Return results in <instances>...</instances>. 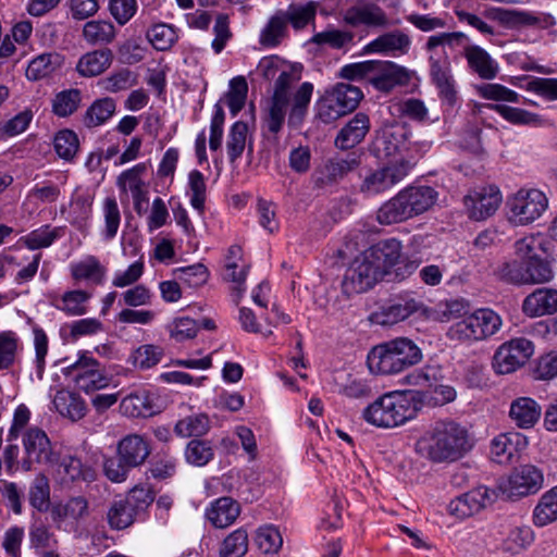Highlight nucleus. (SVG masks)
Instances as JSON below:
<instances>
[{"instance_id": "1", "label": "nucleus", "mask_w": 557, "mask_h": 557, "mask_svg": "<svg viewBox=\"0 0 557 557\" xmlns=\"http://www.w3.org/2000/svg\"><path fill=\"white\" fill-rule=\"evenodd\" d=\"M282 65V59L276 55L262 58L258 64L259 73L267 81L273 79L280 73L274 84L273 94L262 114V135L274 146L278 144V134L285 124L289 106L287 123L290 127L297 128L308 113L313 92L311 83H302L294 94L290 104V89L295 83L300 81L301 72L296 66L281 70Z\"/></svg>"}, {"instance_id": "2", "label": "nucleus", "mask_w": 557, "mask_h": 557, "mask_svg": "<svg viewBox=\"0 0 557 557\" xmlns=\"http://www.w3.org/2000/svg\"><path fill=\"white\" fill-rule=\"evenodd\" d=\"M471 447L468 430L450 419L435 422L416 443L417 454L435 463L454 462Z\"/></svg>"}, {"instance_id": "3", "label": "nucleus", "mask_w": 557, "mask_h": 557, "mask_svg": "<svg viewBox=\"0 0 557 557\" xmlns=\"http://www.w3.org/2000/svg\"><path fill=\"white\" fill-rule=\"evenodd\" d=\"M437 198L438 193L431 186H408L379 208L376 220L382 225L407 221L431 209Z\"/></svg>"}, {"instance_id": "4", "label": "nucleus", "mask_w": 557, "mask_h": 557, "mask_svg": "<svg viewBox=\"0 0 557 557\" xmlns=\"http://www.w3.org/2000/svg\"><path fill=\"white\" fill-rule=\"evenodd\" d=\"M421 360V349L407 337H397L379 344L372 347L367 356L370 372L381 375L400 373Z\"/></svg>"}, {"instance_id": "5", "label": "nucleus", "mask_w": 557, "mask_h": 557, "mask_svg": "<svg viewBox=\"0 0 557 557\" xmlns=\"http://www.w3.org/2000/svg\"><path fill=\"white\" fill-rule=\"evenodd\" d=\"M341 76L349 81H366L383 92H389L397 86H405L410 81L405 67L391 61L376 60L347 64L342 67Z\"/></svg>"}, {"instance_id": "6", "label": "nucleus", "mask_w": 557, "mask_h": 557, "mask_svg": "<svg viewBox=\"0 0 557 557\" xmlns=\"http://www.w3.org/2000/svg\"><path fill=\"white\" fill-rule=\"evenodd\" d=\"M544 472L531 465L515 467L507 475L500 476L492 493L504 500L518 502L537 494L544 487Z\"/></svg>"}, {"instance_id": "7", "label": "nucleus", "mask_w": 557, "mask_h": 557, "mask_svg": "<svg viewBox=\"0 0 557 557\" xmlns=\"http://www.w3.org/2000/svg\"><path fill=\"white\" fill-rule=\"evenodd\" d=\"M414 416L416 409L411 401L397 393H387L377 397L362 411L366 422L382 429L396 428L413 419Z\"/></svg>"}, {"instance_id": "8", "label": "nucleus", "mask_w": 557, "mask_h": 557, "mask_svg": "<svg viewBox=\"0 0 557 557\" xmlns=\"http://www.w3.org/2000/svg\"><path fill=\"white\" fill-rule=\"evenodd\" d=\"M494 275L515 285L543 284L554 277L549 257L502 263Z\"/></svg>"}, {"instance_id": "9", "label": "nucleus", "mask_w": 557, "mask_h": 557, "mask_svg": "<svg viewBox=\"0 0 557 557\" xmlns=\"http://www.w3.org/2000/svg\"><path fill=\"white\" fill-rule=\"evenodd\" d=\"M63 373L67 376L72 375L76 387L86 394L110 384L104 367L87 351L79 352L78 359L64 368Z\"/></svg>"}, {"instance_id": "10", "label": "nucleus", "mask_w": 557, "mask_h": 557, "mask_svg": "<svg viewBox=\"0 0 557 557\" xmlns=\"http://www.w3.org/2000/svg\"><path fill=\"white\" fill-rule=\"evenodd\" d=\"M508 221L516 225H529L540 219L548 208V198L536 188L520 189L507 200Z\"/></svg>"}, {"instance_id": "11", "label": "nucleus", "mask_w": 557, "mask_h": 557, "mask_svg": "<svg viewBox=\"0 0 557 557\" xmlns=\"http://www.w3.org/2000/svg\"><path fill=\"white\" fill-rule=\"evenodd\" d=\"M411 169L412 164L409 160L389 161L387 165L366 175L359 190L366 197L383 194L401 182Z\"/></svg>"}, {"instance_id": "12", "label": "nucleus", "mask_w": 557, "mask_h": 557, "mask_svg": "<svg viewBox=\"0 0 557 557\" xmlns=\"http://www.w3.org/2000/svg\"><path fill=\"white\" fill-rule=\"evenodd\" d=\"M383 277L381 268L375 265L367 251H364L346 270L342 287L347 295L360 294L372 288Z\"/></svg>"}, {"instance_id": "13", "label": "nucleus", "mask_w": 557, "mask_h": 557, "mask_svg": "<svg viewBox=\"0 0 557 557\" xmlns=\"http://www.w3.org/2000/svg\"><path fill=\"white\" fill-rule=\"evenodd\" d=\"M346 25L358 28L385 29L398 25L399 20L392 22L385 10L375 2H358L349 7L343 15Z\"/></svg>"}, {"instance_id": "14", "label": "nucleus", "mask_w": 557, "mask_h": 557, "mask_svg": "<svg viewBox=\"0 0 557 557\" xmlns=\"http://www.w3.org/2000/svg\"><path fill=\"white\" fill-rule=\"evenodd\" d=\"M409 129L404 124L383 128L373 140L370 151L379 160L405 157Z\"/></svg>"}, {"instance_id": "15", "label": "nucleus", "mask_w": 557, "mask_h": 557, "mask_svg": "<svg viewBox=\"0 0 557 557\" xmlns=\"http://www.w3.org/2000/svg\"><path fill=\"white\" fill-rule=\"evenodd\" d=\"M533 343L527 338H516L503 344L494 355L493 368L498 374H507L523 366L533 355Z\"/></svg>"}, {"instance_id": "16", "label": "nucleus", "mask_w": 557, "mask_h": 557, "mask_svg": "<svg viewBox=\"0 0 557 557\" xmlns=\"http://www.w3.org/2000/svg\"><path fill=\"white\" fill-rule=\"evenodd\" d=\"M463 39H467V36L461 32L441 33L428 38L425 49L431 53L429 58L430 74L434 83L450 77L448 74V62L445 57V51L438 53L436 49L445 45H459Z\"/></svg>"}, {"instance_id": "17", "label": "nucleus", "mask_w": 557, "mask_h": 557, "mask_svg": "<svg viewBox=\"0 0 557 557\" xmlns=\"http://www.w3.org/2000/svg\"><path fill=\"white\" fill-rule=\"evenodd\" d=\"M26 457L21 461V469L30 471L34 462H50L51 445L47 434L38 429H28L23 436Z\"/></svg>"}, {"instance_id": "18", "label": "nucleus", "mask_w": 557, "mask_h": 557, "mask_svg": "<svg viewBox=\"0 0 557 557\" xmlns=\"http://www.w3.org/2000/svg\"><path fill=\"white\" fill-rule=\"evenodd\" d=\"M527 445V437L518 432L499 434L490 444V460L498 465H509Z\"/></svg>"}, {"instance_id": "19", "label": "nucleus", "mask_w": 557, "mask_h": 557, "mask_svg": "<svg viewBox=\"0 0 557 557\" xmlns=\"http://www.w3.org/2000/svg\"><path fill=\"white\" fill-rule=\"evenodd\" d=\"M487 310L480 309L453 324L447 336L453 341H480L486 336Z\"/></svg>"}, {"instance_id": "20", "label": "nucleus", "mask_w": 557, "mask_h": 557, "mask_svg": "<svg viewBox=\"0 0 557 557\" xmlns=\"http://www.w3.org/2000/svg\"><path fill=\"white\" fill-rule=\"evenodd\" d=\"M57 480L60 484L69 486L76 482H91L95 480V470L74 455L61 458L55 469Z\"/></svg>"}, {"instance_id": "21", "label": "nucleus", "mask_w": 557, "mask_h": 557, "mask_svg": "<svg viewBox=\"0 0 557 557\" xmlns=\"http://www.w3.org/2000/svg\"><path fill=\"white\" fill-rule=\"evenodd\" d=\"M151 453L147 438L139 434H128L116 445V454L133 469L141 466Z\"/></svg>"}, {"instance_id": "22", "label": "nucleus", "mask_w": 557, "mask_h": 557, "mask_svg": "<svg viewBox=\"0 0 557 557\" xmlns=\"http://www.w3.org/2000/svg\"><path fill=\"white\" fill-rule=\"evenodd\" d=\"M420 311H425L423 302L413 297L411 293H401L394 298L388 307L383 309L381 323L395 324Z\"/></svg>"}, {"instance_id": "23", "label": "nucleus", "mask_w": 557, "mask_h": 557, "mask_svg": "<svg viewBox=\"0 0 557 557\" xmlns=\"http://www.w3.org/2000/svg\"><path fill=\"white\" fill-rule=\"evenodd\" d=\"M522 311L530 318L557 312V289L540 287L529 294L522 304Z\"/></svg>"}, {"instance_id": "24", "label": "nucleus", "mask_w": 557, "mask_h": 557, "mask_svg": "<svg viewBox=\"0 0 557 557\" xmlns=\"http://www.w3.org/2000/svg\"><path fill=\"white\" fill-rule=\"evenodd\" d=\"M240 513V505L232 497L223 496L210 503L206 509V518L218 529L233 524Z\"/></svg>"}, {"instance_id": "25", "label": "nucleus", "mask_w": 557, "mask_h": 557, "mask_svg": "<svg viewBox=\"0 0 557 557\" xmlns=\"http://www.w3.org/2000/svg\"><path fill=\"white\" fill-rule=\"evenodd\" d=\"M369 129V116L359 112L338 132L335 145L342 150L354 148L363 140Z\"/></svg>"}, {"instance_id": "26", "label": "nucleus", "mask_w": 557, "mask_h": 557, "mask_svg": "<svg viewBox=\"0 0 557 557\" xmlns=\"http://www.w3.org/2000/svg\"><path fill=\"white\" fill-rule=\"evenodd\" d=\"M114 54L111 49L102 48L84 53L76 63L82 77H95L106 72L112 64Z\"/></svg>"}, {"instance_id": "27", "label": "nucleus", "mask_w": 557, "mask_h": 557, "mask_svg": "<svg viewBox=\"0 0 557 557\" xmlns=\"http://www.w3.org/2000/svg\"><path fill=\"white\" fill-rule=\"evenodd\" d=\"M375 265L381 268V274L385 276L395 267V263L401 258V244L395 238H389L377 243L366 250Z\"/></svg>"}, {"instance_id": "28", "label": "nucleus", "mask_w": 557, "mask_h": 557, "mask_svg": "<svg viewBox=\"0 0 557 557\" xmlns=\"http://www.w3.org/2000/svg\"><path fill=\"white\" fill-rule=\"evenodd\" d=\"M411 46V38L406 33L395 29L384 33L370 41L364 50L372 53H407Z\"/></svg>"}, {"instance_id": "29", "label": "nucleus", "mask_w": 557, "mask_h": 557, "mask_svg": "<svg viewBox=\"0 0 557 557\" xmlns=\"http://www.w3.org/2000/svg\"><path fill=\"white\" fill-rule=\"evenodd\" d=\"M82 38L92 47H107L116 38V28L109 20L87 21L82 28Z\"/></svg>"}, {"instance_id": "30", "label": "nucleus", "mask_w": 557, "mask_h": 557, "mask_svg": "<svg viewBox=\"0 0 557 557\" xmlns=\"http://www.w3.org/2000/svg\"><path fill=\"white\" fill-rule=\"evenodd\" d=\"M359 164V159L352 154L347 158L330 159L321 168L319 176L317 177V184L325 186L336 183L349 172L357 169Z\"/></svg>"}, {"instance_id": "31", "label": "nucleus", "mask_w": 557, "mask_h": 557, "mask_svg": "<svg viewBox=\"0 0 557 557\" xmlns=\"http://www.w3.org/2000/svg\"><path fill=\"white\" fill-rule=\"evenodd\" d=\"M541 406L531 397H519L511 403L509 417L521 429H530L540 420Z\"/></svg>"}, {"instance_id": "32", "label": "nucleus", "mask_w": 557, "mask_h": 557, "mask_svg": "<svg viewBox=\"0 0 557 557\" xmlns=\"http://www.w3.org/2000/svg\"><path fill=\"white\" fill-rule=\"evenodd\" d=\"M121 410L132 418L151 417L156 413L152 395L146 389H137L121 401Z\"/></svg>"}, {"instance_id": "33", "label": "nucleus", "mask_w": 557, "mask_h": 557, "mask_svg": "<svg viewBox=\"0 0 557 557\" xmlns=\"http://www.w3.org/2000/svg\"><path fill=\"white\" fill-rule=\"evenodd\" d=\"M548 245V240L540 233L527 235L513 245L516 261L549 257Z\"/></svg>"}, {"instance_id": "34", "label": "nucleus", "mask_w": 557, "mask_h": 557, "mask_svg": "<svg viewBox=\"0 0 557 557\" xmlns=\"http://www.w3.org/2000/svg\"><path fill=\"white\" fill-rule=\"evenodd\" d=\"M55 410L63 417L72 421H78L86 416V404L84 399L75 393L69 391H58L53 398Z\"/></svg>"}, {"instance_id": "35", "label": "nucleus", "mask_w": 557, "mask_h": 557, "mask_svg": "<svg viewBox=\"0 0 557 557\" xmlns=\"http://www.w3.org/2000/svg\"><path fill=\"white\" fill-rule=\"evenodd\" d=\"M532 520L541 528L557 521V485L541 496L533 509Z\"/></svg>"}, {"instance_id": "36", "label": "nucleus", "mask_w": 557, "mask_h": 557, "mask_svg": "<svg viewBox=\"0 0 557 557\" xmlns=\"http://www.w3.org/2000/svg\"><path fill=\"white\" fill-rule=\"evenodd\" d=\"M405 380L407 384L411 386L423 388V391H430L434 386L438 385V382H443V369L437 363H428L407 374Z\"/></svg>"}, {"instance_id": "37", "label": "nucleus", "mask_w": 557, "mask_h": 557, "mask_svg": "<svg viewBox=\"0 0 557 557\" xmlns=\"http://www.w3.org/2000/svg\"><path fill=\"white\" fill-rule=\"evenodd\" d=\"M211 428V421L206 413H194L180 419L174 425V433L183 438L200 437Z\"/></svg>"}, {"instance_id": "38", "label": "nucleus", "mask_w": 557, "mask_h": 557, "mask_svg": "<svg viewBox=\"0 0 557 557\" xmlns=\"http://www.w3.org/2000/svg\"><path fill=\"white\" fill-rule=\"evenodd\" d=\"M287 35L286 18L283 11L276 12L260 32L259 44L265 48H275Z\"/></svg>"}, {"instance_id": "39", "label": "nucleus", "mask_w": 557, "mask_h": 557, "mask_svg": "<svg viewBox=\"0 0 557 557\" xmlns=\"http://www.w3.org/2000/svg\"><path fill=\"white\" fill-rule=\"evenodd\" d=\"M115 110L114 99L110 97L97 99L85 112L84 124L88 128L100 126L113 116Z\"/></svg>"}, {"instance_id": "40", "label": "nucleus", "mask_w": 557, "mask_h": 557, "mask_svg": "<svg viewBox=\"0 0 557 557\" xmlns=\"http://www.w3.org/2000/svg\"><path fill=\"white\" fill-rule=\"evenodd\" d=\"M72 276L76 281H90L95 284H101L106 275V268L94 256H88L84 260L71 265Z\"/></svg>"}, {"instance_id": "41", "label": "nucleus", "mask_w": 557, "mask_h": 557, "mask_svg": "<svg viewBox=\"0 0 557 557\" xmlns=\"http://www.w3.org/2000/svg\"><path fill=\"white\" fill-rule=\"evenodd\" d=\"M137 512L127 505L124 498L114 500L107 512V520L112 530H124L131 527Z\"/></svg>"}, {"instance_id": "42", "label": "nucleus", "mask_w": 557, "mask_h": 557, "mask_svg": "<svg viewBox=\"0 0 557 557\" xmlns=\"http://www.w3.org/2000/svg\"><path fill=\"white\" fill-rule=\"evenodd\" d=\"M64 235L63 227L44 225L32 231L21 238V242L30 250L47 248Z\"/></svg>"}, {"instance_id": "43", "label": "nucleus", "mask_w": 557, "mask_h": 557, "mask_svg": "<svg viewBox=\"0 0 557 557\" xmlns=\"http://www.w3.org/2000/svg\"><path fill=\"white\" fill-rule=\"evenodd\" d=\"M248 138V125L245 122H235L227 134L226 151L231 163H235L243 154Z\"/></svg>"}, {"instance_id": "44", "label": "nucleus", "mask_w": 557, "mask_h": 557, "mask_svg": "<svg viewBox=\"0 0 557 557\" xmlns=\"http://www.w3.org/2000/svg\"><path fill=\"white\" fill-rule=\"evenodd\" d=\"M28 502L33 508L45 512L50 506V486L48 478L38 473L32 481L28 490Z\"/></svg>"}, {"instance_id": "45", "label": "nucleus", "mask_w": 557, "mask_h": 557, "mask_svg": "<svg viewBox=\"0 0 557 557\" xmlns=\"http://www.w3.org/2000/svg\"><path fill=\"white\" fill-rule=\"evenodd\" d=\"M317 8L318 3L314 1H308L305 4L293 3L287 11H283V16L286 18V24L290 23L293 28L302 29L314 20Z\"/></svg>"}, {"instance_id": "46", "label": "nucleus", "mask_w": 557, "mask_h": 557, "mask_svg": "<svg viewBox=\"0 0 557 557\" xmlns=\"http://www.w3.org/2000/svg\"><path fill=\"white\" fill-rule=\"evenodd\" d=\"M82 102L79 89L71 88L58 92L52 99V112L60 117L72 115Z\"/></svg>"}, {"instance_id": "47", "label": "nucleus", "mask_w": 557, "mask_h": 557, "mask_svg": "<svg viewBox=\"0 0 557 557\" xmlns=\"http://www.w3.org/2000/svg\"><path fill=\"white\" fill-rule=\"evenodd\" d=\"M248 550V533L239 528L230 533L222 542L220 557H243Z\"/></svg>"}, {"instance_id": "48", "label": "nucleus", "mask_w": 557, "mask_h": 557, "mask_svg": "<svg viewBox=\"0 0 557 557\" xmlns=\"http://www.w3.org/2000/svg\"><path fill=\"white\" fill-rule=\"evenodd\" d=\"M214 457L211 442L206 440H191L185 448V458L189 465L202 467L209 463Z\"/></svg>"}, {"instance_id": "49", "label": "nucleus", "mask_w": 557, "mask_h": 557, "mask_svg": "<svg viewBox=\"0 0 557 557\" xmlns=\"http://www.w3.org/2000/svg\"><path fill=\"white\" fill-rule=\"evenodd\" d=\"M490 20L498 21L507 27L533 25L537 22V18L530 13L492 7H490Z\"/></svg>"}, {"instance_id": "50", "label": "nucleus", "mask_w": 557, "mask_h": 557, "mask_svg": "<svg viewBox=\"0 0 557 557\" xmlns=\"http://www.w3.org/2000/svg\"><path fill=\"white\" fill-rule=\"evenodd\" d=\"M331 94L346 113L354 111L363 97L360 88L350 83L336 84Z\"/></svg>"}, {"instance_id": "51", "label": "nucleus", "mask_w": 557, "mask_h": 557, "mask_svg": "<svg viewBox=\"0 0 557 557\" xmlns=\"http://www.w3.org/2000/svg\"><path fill=\"white\" fill-rule=\"evenodd\" d=\"M58 59L59 55L52 53H42L34 58L26 69V77L35 82L49 76L59 65Z\"/></svg>"}, {"instance_id": "52", "label": "nucleus", "mask_w": 557, "mask_h": 557, "mask_svg": "<svg viewBox=\"0 0 557 557\" xmlns=\"http://www.w3.org/2000/svg\"><path fill=\"white\" fill-rule=\"evenodd\" d=\"M29 546L35 554L58 548V540L50 529L44 524H33L29 528Z\"/></svg>"}, {"instance_id": "53", "label": "nucleus", "mask_w": 557, "mask_h": 557, "mask_svg": "<svg viewBox=\"0 0 557 557\" xmlns=\"http://www.w3.org/2000/svg\"><path fill=\"white\" fill-rule=\"evenodd\" d=\"M490 110L496 111L505 120L517 125H536L541 122L540 115L507 104L490 103Z\"/></svg>"}, {"instance_id": "54", "label": "nucleus", "mask_w": 557, "mask_h": 557, "mask_svg": "<svg viewBox=\"0 0 557 557\" xmlns=\"http://www.w3.org/2000/svg\"><path fill=\"white\" fill-rule=\"evenodd\" d=\"M102 212L104 219L102 236L104 240L109 242L116 236L121 223V213L114 197L104 198Z\"/></svg>"}, {"instance_id": "55", "label": "nucleus", "mask_w": 557, "mask_h": 557, "mask_svg": "<svg viewBox=\"0 0 557 557\" xmlns=\"http://www.w3.org/2000/svg\"><path fill=\"white\" fill-rule=\"evenodd\" d=\"M147 39L159 51L169 50L177 40L175 29L168 24L160 23L147 30Z\"/></svg>"}, {"instance_id": "56", "label": "nucleus", "mask_w": 557, "mask_h": 557, "mask_svg": "<svg viewBox=\"0 0 557 557\" xmlns=\"http://www.w3.org/2000/svg\"><path fill=\"white\" fill-rule=\"evenodd\" d=\"M53 146L61 159L71 161L78 151L79 140L73 131L62 129L55 134Z\"/></svg>"}, {"instance_id": "57", "label": "nucleus", "mask_w": 557, "mask_h": 557, "mask_svg": "<svg viewBox=\"0 0 557 557\" xmlns=\"http://www.w3.org/2000/svg\"><path fill=\"white\" fill-rule=\"evenodd\" d=\"M164 350L162 347L146 344L139 346L132 354L133 364L139 369H150L157 366L163 358Z\"/></svg>"}, {"instance_id": "58", "label": "nucleus", "mask_w": 557, "mask_h": 557, "mask_svg": "<svg viewBox=\"0 0 557 557\" xmlns=\"http://www.w3.org/2000/svg\"><path fill=\"white\" fill-rule=\"evenodd\" d=\"M533 541V533L529 527H516L503 541V549L512 555L521 553Z\"/></svg>"}, {"instance_id": "59", "label": "nucleus", "mask_w": 557, "mask_h": 557, "mask_svg": "<svg viewBox=\"0 0 557 557\" xmlns=\"http://www.w3.org/2000/svg\"><path fill=\"white\" fill-rule=\"evenodd\" d=\"M256 543L262 553L274 554L281 548L283 539L276 528L273 525H264L258 529Z\"/></svg>"}, {"instance_id": "60", "label": "nucleus", "mask_w": 557, "mask_h": 557, "mask_svg": "<svg viewBox=\"0 0 557 557\" xmlns=\"http://www.w3.org/2000/svg\"><path fill=\"white\" fill-rule=\"evenodd\" d=\"M188 188L190 190V205L194 209L203 212L206 202V181L203 174L193 170L188 175Z\"/></svg>"}, {"instance_id": "61", "label": "nucleus", "mask_w": 557, "mask_h": 557, "mask_svg": "<svg viewBox=\"0 0 557 557\" xmlns=\"http://www.w3.org/2000/svg\"><path fill=\"white\" fill-rule=\"evenodd\" d=\"M89 297L90 295L84 290L66 292L62 296V305H58L57 308L69 315H83L87 312L85 302Z\"/></svg>"}, {"instance_id": "62", "label": "nucleus", "mask_w": 557, "mask_h": 557, "mask_svg": "<svg viewBox=\"0 0 557 557\" xmlns=\"http://www.w3.org/2000/svg\"><path fill=\"white\" fill-rule=\"evenodd\" d=\"M457 392L450 386L438 382L430 391H422L421 399L430 406H444L456 399Z\"/></svg>"}, {"instance_id": "63", "label": "nucleus", "mask_w": 557, "mask_h": 557, "mask_svg": "<svg viewBox=\"0 0 557 557\" xmlns=\"http://www.w3.org/2000/svg\"><path fill=\"white\" fill-rule=\"evenodd\" d=\"M465 58L469 69L481 78H487V52L476 45H468L465 48Z\"/></svg>"}, {"instance_id": "64", "label": "nucleus", "mask_w": 557, "mask_h": 557, "mask_svg": "<svg viewBox=\"0 0 557 557\" xmlns=\"http://www.w3.org/2000/svg\"><path fill=\"white\" fill-rule=\"evenodd\" d=\"M136 0H109L108 10L115 22L123 26L128 23L137 12Z\"/></svg>"}]
</instances>
